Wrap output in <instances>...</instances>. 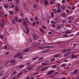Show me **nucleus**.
I'll use <instances>...</instances> for the list:
<instances>
[{
  "instance_id": "obj_53",
  "label": "nucleus",
  "mask_w": 79,
  "mask_h": 79,
  "mask_svg": "<svg viewBox=\"0 0 79 79\" xmlns=\"http://www.w3.org/2000/svg\"><path fill=\"white\" fill-rule=\"evenodd\" d=\"M20 16H23V13L20 12Z\"/></svg>"
},
{
  "instance_id": "obj_40",
  "label": "nucleus",
  "mask_w": 79,
  "mask_h": 79,
  "mask_svg": "<svg viewBox=\"0 0 79 79\" xmlns=\"http://www.w3.org/2000/svg\"><path fill=\"white\" fill-rule=\"evenodd\" d=\"M44 70H46V68H43L41 69V71H43Z\"/></svg>"
},
{
  "instance_id": "obj_50",
  "label": "nucleus",
  "mask_w": 79,
  "mask_h": 79,
  "mask_svg": "<svg viewBox=\"0 0 79 79\" xmlns=\"http://www.w3.org/2000/svg\"><path fill=\"white\" fill-rule=\"evenodd\" d=\"M11 63H15V60H12L11 61Z\"/></svg>"
},
{
  "instance_id": "obj_24",
  "label": "nucleus",
  "mask_w": 79,
  "mask_h": 79,
  "mask_svg": "<svg viewBox=\"0 0 79 79\" xmlns=\"http://www.w3.org/2000/svg\"><path fill=\"white\" fill-rule=\"evenodd\" d=\"M73 18V16H70L68 18V19L69 20H71V19H72Z\"/></svg>"
},
{
  "instance_id": "obj_32",
  "label": "nucleus",
  "mask_w": 79,
  "mask_h": 79,
  "mask_svg": "<svg viewBox=\"0 0 79 79\" xmlns=\"http://www.w3.org/2000/svg\"><path fill=\"white\" fill-rule=\"evenodd\" d=\"M55 3L54 2H53V1L51 0L50 2V5H52V4H53V3Z\"/></svg>"
},
{
  "instance_id": "obj_61",
  "label": "nucleus",
  "mask_w": 79,
  "mask_h": 79,
  "mask_svg": "<svg viewBox=\"0 0 79 79\" xmlns=\"http://www.w3.org/2000/svg\"><path fill=\"white\" fill-rule=\"evenodd\" d=\"M30 79H35V78L34 77H32Z\"/></svg>"
},
{
  "instance_id": "obj_11",
  "label": "nucleus",
  "mask_w": 79,
  "mask_h": 79,
  "mask_svg": "<svg viewBox=\"0 0 79 79\" xmlns=\"http://www.w3.org/2000/svg\"><path fill=\"white\" fill-rule=\"evenodd\" d=\"M50 51V49H47L46 50H44V51L41 52L42 53H45V52H49Z\"/></svg>"
},
{
  "instance_id": "obj_25",
  "label": "nucleus",
  "mask_w": 79,
  "mask_h": 79,
  "mask_svg": "<svg viewBox=\"0 0 79 79\" xmlns=\"http://www.w3.org/2000/svg\"><path fill=\"white\" fill-rule=\"evenodd\" d=\"M77 70L76 69H75V70L74 73H71V74H76V72H77Z\"/></svg>"
},
{
  "instance_id": "obj_14",
  "label": "nucleus",
  "mask_w": 79,
  "mask_h": 79,
  "mask_svg": "<svg viewBox=\"0 0 79 79\" xmlns=\"http://www.w3.org/2000/svg\"><path fill=\"white\" fill-rule=\"evenodd\" d=\"M25 20L26 21L27 23V24H30V22L28 20V19H27V18L26 17L25 18Z\"/></svg>"
},
{
  "instance_id": "obj_5",
  "label": "nucleus",
  "mask_w": 79,
  "mask_h": 79,
  "mask_svg": "<svg viewBox=\"0 0 79 79\" xmlns=\"http://www.w3.org/2000/svg\"><path fill=\"white\" fill-rule=\"evenodd\" d=\"M24 65H19L17 67V69H21V68H24Z\"/></svg>"
},
{
  "instance_id": "obj_63",
  "label": "nucleus",
  "mask_w": 79,
  "mask_h": 79,
  "mask_svg": "<svg viewBox=\"0 0 79 79\" xmlns=\"http://www.w3.org/2000/svg\"><path fill=\"white\" fill-rule=\"evenodd\" d=\"M61 79H66V77H64L61 78Z\"/></svg>"
},
{
  "instance_id": "obj_48",
  "label": "nucleus",
  "mask_w": 79,
  "mask_h": 79,
  "mask_svg": "<svg viewBox=\"0 0 79 79\" xmlns=\"http://www.w3.org/2000/svg\"><path fill=\"white\" fill-rule=\"evenodd\" d=\"M64 37H68V35H64Z\"/></svg>"
},
{
  "instance_id": "obj_26",
  "label": "nucleus",
  "mask_w": 79,
  "mask_h": 79,
  "mask_svg": "<svg viewBox=\"0 0 79 79\" xmlns=\"http://www.w3.org/2000/svg\"><path fill=\"white\" fill-rule=\"evenodd\" d=\"M44 2H45L44 5H47V4H48V2H47V0H45L44 1Z\"/></svg>"
},
{
  "instance_id": "obj_57",
  "label": "nucleus",
  "mask_w": 79,
  "mask_h": 79,
  "mask_svg": "<svg viewBox=\"0 0 79 79\" xmlns=\"http://www.w3.org/2000/svg\"><path fill=\"white\" fill-rule=\"evenodd\" d=\"M52 26L53 27H55V24H52Z\"/></svg>"
},
{
  "instance_id": "obj_1",
  "label": "nucleus",
  "mask_w": 79,
  "mask_h": 79,
  "mask_svg": "<svg viewBox=\"0 0 79 79\" xmlns=\"http://www.w3.org/2000/svg\"><path fill=\"white\" fill-rule=\"evenodd\" d=\"M4 25V21L2 19L0 20V27H3Z\"/></svg>"
},
{
  "instance_id": "obj_13",
  "label": "nucleus",
  "mask_w": 79,
  "mask_h": 79,
  "mask_svg": "<svg viewBox=\"0 0 79 79\" xmlns=\"http://www.w3.org/2000/svg\"><path fill=\"white\" fill-rule=\"evenodd\" d=\"M15 2L17 5L19 6L20 4H19V0H15Z\"/></svg>"
},
{
  "instance_id": "obj_23",
  "label": "nucleus",
  "mask_w": 79,
  "mask_h": 79,
  "mask_svg": "<svg viewBox=\"0 0 79 79\" xmlns=\"http://www.w3.org/2000/svg\"><path fill=\"white\" fill-rule=\"evenodd\" d=\"M41 64H42V65H43V66H45V65H47V64H48V63H43Z\"/></svg>"
},
{
  "instance_id": "obj_54",
  "label": "nucleus",
  "mask_w": 79,
  "mask_h": 79,
  "mask_svg": "<svg viewBox=\"0 0 79 79\" xmlns=\"http://www.w3.org/2000/svg\"><path fill=\"white\" fill-rule=\"evenodd\" d=\"M12 24H15V20H12Z\"/></svg>"
},
{
  "instance_id": "obj_21",
  "label": "nucleus",
  "mask_w": 79,
  "mask_h": 79,
  "mask_svg": "<svg viewBox=\"0 0 79 79\" xmlns=\"http://www.w3.org/2000/svg\"><path fill=\"white\" fill-rule=\"evenodd\" d=\"M17 73V72L15 71L13 73L11 74V76H13L14 74H15Z\"/></svg>"
},
{
  "instance_id": "obj_38",
  "label": "nucleus",
  "mask_w": 79,
  "mask_h": 79,
  "mask_svg": "<svg viewBox=\"0 0 79 79\" xmlns=\"http://www.w3.org/2000/svg\"><path fill=\"white\" fill-rule=\"evenodd\" d=\"M0 38H1L2 39H3V36L1 34H0Z\"/></svg>"
},
{
  "instance_id": "obj_8",
  "label": "nucleus",
  "mask_w": 79,
  "mask_h": 79,
  "mask_svg": "<svg viewBox=\"0 0 79 79\" xmlns=\"http://www.w3.org/2000/svg\"><path fill=\"white\" fill-rule=\"evenodd\" d=\"M4 17L3 13L2 12H1L0 13V19H1V18L3 19Z\"/></svg>"
},
{
  "instance_id": "obj_43",
  "label": "nucleus",
  "mask_w": 79,
  "mask_h": 79,
  "mask_svg": "<svg viewBox=\"0 0 79 79\" xmlns=\"http://www.w3.org/2000/svg\"><path fill=\"white\" fill-rule=\"evenodd\" d=\"M63 51H64V53H65L66 52H67V49H64L63 50Z\"/></svg>"
},
{
  "instance_id": "obj_20",
  "label": "nucleus",
  "mask_w": 79,
  "mask_h": 79,
  "mask_svg": "<svg viewBox=\"0 0 79 79\" xmlns=\"http://www.w3.org/2000/svg\"><path fill=\"white\" fill-rule=\"evenodd\" d=\"M58 20H59V18L58 17H56L55 19V21L56 22L58 21Z\"/></svg>"
},
{
  "instance_id": "obj_56",
  "label": "nucleus",
  "mask_w": 79,
  "mask_h": 79,
  "mask_svg": "<svg viewBox=\"0 0 79 79\" xmlns=\"http://www.w3.org/2000/svg\"><path fill=\"white\" fill-rule=\"evenodd\" d=\"M56 68V66L54 65L52 66V68Z\"/></svg>"
},
{
  "instance_id": "obj_17",
  "label": "nucleus",
  "mask_w": 79,
  "mask_h": 79,
  "mask_svg": "<svg viewBox=\"0 0 79 79\" xmlns=\"http://www.w3.org/2000/svg\"><path fill=\"white\" fill-rule=\"evenodd\" d=\"M9 14H10V15H13L14 13H13V11L9 10Z\"/></svg>"
},
{
  "instance_id": "obj_45",
  "label": "nucleus",
  "mask_w": 79,
  "mask_h": 79,
  "mask_svg": "<svg viewBox=\"0 0 79 79\" xmlns=\"http://www.w3.org/2000/svg\"><path fill=\"white\" fill-rule=\"evenodd\" d=\"M56 5L57 6H58V8H60V5L58 3H57Z\"/></svg>"
},
{
  "instance_id": "obj_19",
  "label": "nucleus",
  "mask_w": 79,
  "mask_h": 79,
  "mask_svg": "<svg viewBox=\"0 0 79 79\" xmlns=\"http://www.w3.org/2000/svg\"><path fill=\"white\" fill-rule=\"evenodd\" d=\"M39 43H34V45L35 46H38L39 45Z\"/></svg>"
},
{
  "instance_id": "obj_41",
  "label": "nucleus",
  "mask_w": 79,
  "mask_h": 79,
  "mask_svg": "<svg viewBox=\"0 0 79 79\" xmlns=\"http://www.w3.org/2000/svg\"><path fill=\"white\" fill-rule=\"evenodd\" d=\"M64 66H66V64H62L61 66V67H64Z\"/></svg>"
},
{
  "instance_id": "obj_34",
  "label": "nucleus",
  "mask_w": 79,
  "mask_h": 79,
  "mask_svg": "<svg viewBox=\"0 0 79 79\" xmlns=\"http://www.w3.org/2000/svg\"><path fill=\"white\" fill-rule=\"evenodd\" d=\"M8 62H6L4 64V66H6L8 65Z\"/></svg>"
},
{
  "instance_id": "obj_27",
  "label": "nucleus",
  "mask_w": 79,
  "mask_h": 79,
  "mask_svg": "<svg viewBox=\"0 0 79 79\" xmlns=\"http://www.w3.org/2000/svg\"><path fill=\"white\" fill-rule=\"evenodd\" d=\"M55 60H55V58H54L53 59H52L51 60V63H52V62H53V61H55Z\"/></svg>"
},
{
  "instance_id": "obj_64",
  "label": "nucleus",
  "mask_w": 79,
  "mask_h": 79,
  "mask_svg": "<svg viewBox=\"0 0 79 79\" xmlns=\"http://www.w3.org/2000/svg\"><path fill=\"white\" fill-rule=\"evenodd\" d=\"M30 77L29 76H28L25 79H29V78Z\"/></svg>"
},
{
  "instance_id": "obj_6",
  "label": "nucleus",
  "mask_w": 79,
  "mask_h": 79,
  "mask_svg": "<svg viewBox=\"0 0 79 79\" xmlns=\"http://www.w3.org/2000/svg\"><path fill=\"white\" fill-rule=\"evenodd\" d=\"M15 9L16 11L18 12V11H19V7L18 6H17V5H16L15 6Z\"/></svg>"
},
{
  "instance_id": "obj_60",
  "label": "nucleus",
  "mask_w": 79,
  "mask_h": 79,
  "mask_svg": "<svg viewBox=\"0 0 79 79\" xmlns=\"http://www.w3.org/2000/svg\"><path fill=\"white\" fill-rule=\"evenodd\" d=\"M52 33V31H49V32L48 33V34L49 35V34H51Z\"/></svg>"
},
{
  "instance_id": "obj_51",
  "label": "nucleus",
  "mask_w": 79,
  "mask_h": 79,
  "mask_svg": "<svg viewBox=\"0 0 79 79\" xmlns=\"http://www.w3.org/2000/svg\"><path fill=\"white\" fill-rule=\"evenodd\" d=\"M43 59H44V57H41L39 59V60H43Z\"/></svg>"
},
{
  "instance_id": "obj_55",
  "label": "nucleus",
  "mask_w": 79,
  "mask_h": 79,
  "mask_svg": "<svg viewBox=\"0 0 79 79\" xmlns=\"http://www.w3.org/2000/svg\"><path fill=\"white\" fill-rule=\"evenodd\" d=\"M35 20H38V18H37V16H35Z\"/></svg>"
},
{
  "instance_id": "obj_46",
  "label": "nucleus",
  "mask_w": 79,
  "mask_h": 79,
  "mask_svg": "<svg viewBox=\"0 0 79 79\" xmlns=\"http://www.w3.org/2000/svg\"><path fill=\"white\" fill-rule=\"evenodd\" d=\"M10 53L9 52H5V55H8V54H9V53Z\"/></svg>"
},
{
  "instance_id": "obj_29",
  "label": "nucleus",
  "mask_w": 79,
  "mask_h": 79,
  "mask_svg": "<svg viewBox=\"0 0 79 79\" xmlns=\"http://www.w3.org/2000/svg\"><path fill=\"white\" fill-rule=\"evenodd\" d=\"M8 77V75H6L5 76L3 77H2V79H6V78H7Z\"/></svg>"
},
{
  "instance_id": "obj_39",
  "label": "nucleus",
  "mask_w": 79,
  "mask_h": 79,
  "mask_svg": "<svg viewBox=\"0 0 79 79\" xmlns=\"http://www.w3.org/2000/svg\"><path fill=\"white\" fill-rule=\"evenodd\" d=\"M33 8H35V9L37 8V6H36V4L34 5V6H33Z\"/></svg>"
},
{
  "instance_id": "obj_3",
  "label": "nucleus",
  "mask_w": 79,
  "mask_h": 79,
  "mask_svg": "<svg viewBox=\"0 0 79 79\" xmlns=\"http://www.w3.org/2000/svg\"><path fill=\"white\" fill-rule=\"evenodd\" d=\"M55 71V70H52L50 71H49L48 73H47V75H50V74H52L53 72Z\"/></svg>"
},
{
  "instance_id": "obj_30",
  "label": "nucleus",
  "mask_w": 79,
  "mask_h": 79,
  "mask_svg": "<svg viewBox=\"0 0 79 79\" xmlns=\"http://www.w3.org/2000/svg\"><path fill=\"white\" fill-rule=\"evenodd\" d=\"M26 29L28 32H29L30 30L29 28L26 27Z\"/></svg>"
},
{
  "instance_id": "obj_37",
  "label": "nucleus",
  "mask_w": 79,
  "mask_h": 79,
  "mask_svg": "<svg viewBox=\"0 0 79 79\" xmlns=\"http://www.w3.org/2000/svg\"><path fill=\"white\" fill-rule=\"evenodd\" d=\"M58 10V13H60V12H61V9H60V8H59Z\"/></svg>"
},
{
  "instance_id": "obj_12",
  "label": "nucleus",
  "mask_w": 79,
  "mask_h": 79,
  "mask_svg": "<svg viewBox=\"0 0 79 79\" xmlns=\"http://www.w3.org/2000/svg\"><path fill=\"white\" fill-rule=\"evenodd\" d=\"M23 23L24 26L25 27H27V23H26V22H23Z\"/></svg>"
},
{
  "instance_id": "obj_7",
  "label": "nucleus",
  "mask_w": 79,
  "mask_h": 79,
  "mask_svg": "<svg viewBox=\"0 0 79 79\" xmlns=\"http://www.w3.org/2000/svg\"><path fill=\"white\" fill-rule=\"evenodd\" d=\"M32 37L33 38V40H37V36H36L35 35V34H32Z\"/></svg>"
},
{
  "instance_id": "obj_18",
  "label": "nucleus",
  "mask_w": 79,
  "mask_h": 79,
  "mask_svg": "<svg viewBox=\"0 0 79 79\" xmlns=\"http://www.w3.org/2000/svg\"><path fill=\"white\" fill-rule=\"evenodd\" d=\"M61 56V54H56L54 56V58H56V57H58L59 56Z\"/></svg>"
},
{
  "instance_id": "obj_9",
  "label": "nucleus",
  "mask_w": 79,
  "mask_h": 79,
  "mask_svg": "<svg viewBox=\"0 0 79 79\" xmlns=\"http://www.w3.org/2000/svg\"><path fill=\"white\" fill-rule=\"evenodd\" d=\"M61 16L62 17H63V18H65V17H66V16H67V14L66 13H64L63 14H61Z\"/></svg>"
},
{
  "instance_id": "obj_16",
  "label": "nucleus",
  "mask_w": 79,
  "mask_h": 79,
  "mask_svg": "<svg viewBox=\"0 0 79 79\" xmlns=\"http://www.w3.org/2000/svg\"><path fill=\"white\" fill-rule=\"evenodd\" d=\"M71 53V52H68L67 53L65 54H64V57H66L68 55H70Z\"/></svg>"
},
{
  "instance_id": "obj_42",
  "label": "nucleus",
  "mask_w": 79,
  "mask_h": 79,
  "mask_svg": "<svg viewBox=\"0 0 79 79\" xmlns=\"http://www.w3.org/2000/svg\"><path fill=\"white\" fill-rule=\"evenodd\" d=\"M71 56H72V57L71 58H72V59H73V58H74V56L73 54L71 55Z\"/></svg>"
},
{
  "instance_id": "obj_49",
  "label": "nucleus",
  "mask_w": 79,
  "mask_h": 79,
  "mask_svg": "<svg viewBox=\"0 0 79 79\" xmlns=\"http://www.w3.org/2000/svg\"><path fill=\"white\" fill-rule=\"evenodd\" d=\"M31 69H32V67H30L29 68H27V70H31Z\"/></svg>"
},
{
  "instance_id": "obj_2",
  "label": "nucleus",
  "mask_w": 79,
  "mask_h": 79,
  "mask_svg": "<svg viewBox=\"0 0 79 79\" xmlns=\"http://www.w3.org/2000/svg\"><path fill=\"white\" fill-rule=\"evenodd\" d=\"M21 55V53L20 52L17 53L14 56V58H16V57H18V56H20V55Z\"/></svg>"
},
{
  "instance_id": "obj_52",
  "label": "nucleus",
  "mask_w": 79,
  "mask_h": 79,
  "mask_svg": "<svg viewBox=\"0 0 79 79\" xmlns=\"http://www.w3.org/2000/svg\"><path fill=\"white\" fill-rule=\"evenodd\" d=\"M33 25L34 26H35V22H33Z\"/></svg>"
},
{
  "instance_id": "obj_10",
  "label": "nucleus",
  "mask_w": 79,
  "mask_h": 79,
  "mask_svg": "<svg viewBox=\"0 0 79 79\" xmlns=\"http://www.w3.org/2000/svg\"><path fill=\"white\" fill-rule=\"evenodd\" d=\"M23 53H26V52H29L30 49L29 48L25 49L23 50Z\"/></svg>"
},
{
  "instance_id": "obj_28",
  "label": "nucleus",
  "mask_w": 79,
  "mask_h": 79,
  "mask_svg": "<svg viewBox=\"0 0 79 79\" xmlns=\"http://www.w3.org/2000/svg\"><path fill=\"white\" fill-rule=\"evenodd\" d=\"M71 50H72L71 49L68 48V49H67V52H71Z\"/></svg>"
},
{
  "instance_id": "obj_47",
  "label": "nucleus",
  "mask_w": 79,
  "mask_h": 79,
  "mask_svg": "<svg viewBox=\"0 0 79 79\" xmlns=\"http://www.w3.org/2000/svg\"><path fill=\"white\" fill-rule=\"evenodd\" d=\"M43 28L44 29H47V27L45 26H43Z\"/></svg>"
},
{
  "instance_id": "obj_59",
  "label": "nucleus",
  "mask_w": 79,
  "mask_h": 79,
  "mask_svg": "<svg viewBox=\"0 0 79 79\" xmlns=\"http://www.w3.org/2000/svg\"><path fill=\"white\" fill-rule=\"evenodd\" d=\"M77 56L76 55V54H75L74 55V58H77Z\"/></svg>"
},
{
  "instance_id": "obj_62",
  "label": "nucleus",
  "mask_w": 79,
  "mask_h": 79,
  "mask_svg": "<svg viewBox=\"0 0 79 79\" xmlns=\"http://www.w3.org/2000/svg\"><path fill=\"white\" fill-rule=\"evenodd\" d=\"M14 78L15 79H16L17 78V77H16V76H15L14 77Z\"/></svg>"
},
{
  "instance_id": "obj_31",
  "label": "nucleus",
  "mask_w": 79,
  "mask_h": 79,
  "mask_svg": "<svg viewBox=\"0 0 79 79\" xmlns=\"http://www.w3.org/2000/svg\"><path fill=\"white\" fill-rule=\"evenodd\" d=\"M51 17H54V13L53 12L51 13Z\"/></svg>"
},
{
  "instance_id": "obj_33",
  "label": "nucleus",
  "mask_w": 79,
  "mask_h": 79,
  "mask_svg": "<svg viewBox=\"0 0 79 79\" xmlns=\"http://www.w3.org/2000/svg\"><path fill=\"white\" fill-rule=\"evenodd\" d=\"M15 20L16 22H18V21H19L18 20V17H15Z\"/></svg>"
},
{
  "instance_id": "obj_35",
  "label": "nucleus",
  "mask_w": 79,
  "mask_h": 79,
  "mask_svg": "<svg viewBox=\"0 0 79 79\" xmlns=\"http://www.w3.org/2000/svg\"><path fill=\"white\" fill-rule=\"evenodd\" d=\"M4 7L5 8H7L8 7V6L6 4H5L4 5Z\"/></svg>"
},
{
  "instance_id": "obj_22",
  "label": "nucleus",
  "mask_w": 79,
  "mask_h": 79,
  "mask_svg": "<svg viewBox=\"0 0 79 79\" xmlns=\"http://www.w3.org/2000/svg\"><path fill=\"white\" fill-rule=\"evenodd\" d=\"M23 73H22V72H20V73H19V74H17V77H18L20 75H21V74H22Z\"/></svg>"
},
{
  "instance_id": "obj_36",
  "label": "nucleus",
  "mask_w": 79,
  "mask_h": 79,
  "mask_svg": "<svg viewBox=\"0 0 79 79\" xmlns=\"http://www.w3.org/2000/svg\"><path fill=\"white\" fill-rule=\"evenodd\" d=\"M40 2L41 4H43V3H44V1L43 0H40Z\"/></svg>"
},
{
  "instance_id": "obj_4",
  "label": "nucleus",
  "mask_w": 79,
  "mask_h": 79,
  "mask_svg": "<svg viewBox=\"0 0 79 79\" xmlns=\"http://www.w3.org/2000/svg\"><path fill=\"white\" fill-rule=\"evenodd\" d=\"M67 7V6L64 5L61 7V9L62 10H64L65 8Z\"/></svg>"
},
{
  "instance_id": "obj_58",
  "label": "nucleus",
  "mask_w": 79,
  "mask_h": 79,
  "mask_svg": "<svg viewBox=\"0 0 79 79\" xmlns=\"http://www.w3.org/2000/svg\"><path fill=\"white\" fill-rule=\"evenodd\" d=\"M68 8H69V9H71V6H69V7H68Z\"/></svg>"
},
{
  "instance_id": "obj_15",
  "label": "nucleus",
  "mask_w": 79,
  "mask_h": 79,
  "mask_svg": "<svg viewBox=\"0 0 79 79\" xmlns=\"http://www.w3.org/2000/svg\"><path fill=\"white\" fill-rule=\"evenodd\" d=\"M40 58L39 56H37L32 58V61H34V60H36V59H38V58Z\"/></svg>"
},
{
  "instance_id": "obj_44",
  "label": "nucleus",
  "mask_w": 79,
  "mask_h": 79,
  "mask_svg": "<svg viewBox=\"0 0 79 79\" xmlns=\"http://www.w3.org/2000/svg\"><path fill=\"white\" fill-rule=\"evenodd\" d=\"M24 32L26 34H28V33H29V32H28L27 31H26V30H25Z\"/></svg>"
}]
</instances>
